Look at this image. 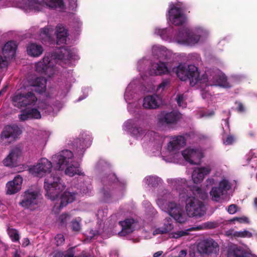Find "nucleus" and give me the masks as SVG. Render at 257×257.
Instances as JSON below:
<instances>
[{
    "instance_id": "f257e3e1",
    "label": "nucleus",
    "mask_w": 257,
    "mask_h": 257,
    "mask_svg": "<svg viewBox=\"0 0 257 257\" xmlns=\"http://www.w3.org/2000/svg\"><path fill=\"white\" fill-rule=\"evenodd\" d=\"M167 182L173 189L178 190L179 202L176 201L173 193L166 190L161 191L157 196L156 202L162 211L179 223H185L189 217L197 219L205 215L206 209L204 203L192 196L185 188L188 187L186 179H168Z\"/></svg>"
},
{
    "instance_id": "f03ea898",
    "label": "nucleus",
    "mask_w": 257,
    "mask_h": 257,
    "mask_svg": "<svg viewBox=\"0 0 257 257\" xmlns=\"http://www.w3.org/2000/svg\"><path fill=\"white\" fill-rule=\"evenodd\" d=\"M173 70L180 80L186 81L189 79L191 86L200 89L203 99L211 97L208 92L209 86H218L223 88L231 86L224 74L219 69L208 70L200 75L195 66L180 64Z\"/></svg>"
},
{
    "instance_id": "7ed1b4c3",
    "label": "nucleus",
    "mask_w": 257,
    "mask_h": 257,
    "mask_svg": "<svg viewBox=\"0 0 257 257\" xmlns=\"http://www.w3.org/2000/svg\"><path fill=\"white\" fill-rule=\"evenodd\" d=\"M53 166L52 161L42 158L38 160L36 165L29 168V172L36 177L42 178L47 176L44 184L46 196L51 200H57L59 204L58 207L62 208L72 202L76 198V194L69 191L63 192L65 186L59 177L51 174L48 176L51 173Z\"/></svg>"
},
{
    "instance_id": "20e7f679",
    "label": "nucleus",
    "mask_w": 257,
    "mask_h": 257,
    "mask_svg": "<svg viewBox=\"0 0 257 257\" xmlns=\"http://www.w3.org/2000/svg\"><path fill=\"white\" fill-rule=\"evenodd\" d=\"M92 139L90 135L84 133L79 139L75 141L76 149L75 156L70 150L65 149L62 150L51 157L53 167L56 170H65L67 175L72 177L75 175L80 176H84L81 169L74 165L75 160H81L87 148L90 146Z\"/></svg>"
},
{
    "instance_id": "39448f33",
    "label": "nucleus",
    "mask_w": 257,
    "mask_h": 257,
    "mask_svg": "<svg viewBox=\"0 0 257 257\" xmlns=\"http://www.w3.org/2000/svg\"><path fill=\"white\" fill-rule=\"evenodd\" d=\"M77 50L74 48L62 47L57 49L51 54L45 55L43 59L35 64V70L38 73L47 77H52L58 72L56 64L64 63L68 66L79 59Z\"/></svg>"
},
{
    "instance_id": "423d86ee",
    "label": "nucleus",
    "mask_w": 257,
    "mask_h": 257,
    "mask_svg": "<svg viewBox=\"0 0 257 257\" xmlns=\"http://www.w3.org/2000/svg\"><path fill=\"white\" fill-rule=\"evenodd\" d=\"M185 139L182 136L171 138L166 150L161 153L163 160L167 162L178 163L183 157L191 164H199L204 157L202 150L200 149L188 148L181 154L179 150L185 145Z\"/></svg>"
},
{
    "instance_id": "0eeeda50",
    "label": "nucleus",
    "mask_w": 257,
    "mask_h": 257,
    "mask_svg": "<svg viewBox=\"0 0 257 257\" xmlns=\"http://www.w3.org/2000/svg\"><path fill=\"white\" fill-rule=\"evenodd\" d=\"M13 104L18 107L31 105L32 108H26L22 110L19 115L21 121H25L31 118L39 119L41 117V113L50 111L51 106L45 102L38 101L35 94L32 92L21 93L17 92L12 97Z\"/></svg>"
},
{
    "instance_id": "6e6552de",
    "label": "nucleus",
    "mask_w": 257,
    "mask_h": 257,
    "mask_svg": "<svg viewBox=\"0 0 257 257\" xmlns=\"http://www.w3.org/2000/svg\"><path fill=\"white\" fill-rule=\"evenodd\" d=\"M13 6L23 10L26 12H39L43 10L44 5L46 7L58 11L60 12H67L69 11H75L77 7V0H9Z\"/></svg>"
},
{
    "instance_id": "1a4fd4ad",
    "label": "nucleus",
    "mask_w": 257,
    "mask_h": 257,
    "mask_svg": "<svg viewBox=\"0 0 257 257\" xmlns=\"http://www.w3.org/2000/svg\"><path fill=\"white\" fill-rule=\"evenodd\" d=\"M206 186H212L209 192L213 201L221 203L226 198L227 192L231 188V184L222 170L216 171L214 174L205 181Z\"/></svg>"
},
{
    "instance_id": "9d476101",
    "label": "nucleus",
    "mask_w": 257,
    "mask_h": 257,
    "mask_svg": "<svg viewBox=\"0 0 257 257\" xmlns=\"http://www.w3.org/2000/svg\"><path fill=\"white\" fill-rule=\"evenodd\" d=\"M210 34L209 30L202 26H197L192 30L180 28V32L176 41L180 45L193 47L203 43Z\"/></svg>"
},
{
    "instance_id": "9b49d317",
    "label": "nucleus",
    "mask_w": 257,
    "mask_h": 257,
    "mask_svg": "<svg viewBox=\"0 0 257 257\" xmlns=\"http://www.w3.org/2000/svg\"><path fill=\"white\" fill-rule=\"evenodd\" d=\"M40 202L41 197L39 191L31 188L22 194L19 205L24 209L34 210L38 208Z\"/></svg>"
},
{
    "instance_id": "f8f14e48",
    "label": "nucleus",
    "mask_w": 257,
    "mask_h": 257,
    "mask_svg": "<svg viewBox=\"0 0 257 257\" xmlns=\"http://www.w3.org/2000/svg\"><path fill=\"white\" fill-rule=\"evenodd\" d=\"M140 87L139 80L133 79L127 86L124 94V99L127 103V110L131 113L135 112L138 106V102L134 100V98Z\"/></svg>"
},
{
    "instance_id": "ddd939ff",
    "label": "nucleus",
    "mask_w": 257,
    "mask_h": 257,
    "mask_svg": "<svg viewBox=\"0 0 257 257\" xmlns=\"http://www.w3.org/2000/svg\"><path fill=\"white\" fill-rule=\"evenodd\" d=\"M167 18L172 24L177 26L183 24L186 20L184 14V7L180 3L169 4Z\"/></svg>"
},
{
    "instance_id": "4468645a",
    "label": "nucleus",
    "mask_w": 257,
    "mask_h": 257,
    "mask_svg": "<svg viewBox=\"0 0 257 257\" xmlns=\"http://www.w3.org/2000/svg\"><path fill=\"white\" fill-rule=\"evenodd\" d=\"M138 124V120L136 119H128L124 122L122 128L137 139H141L143 138L145 140H147L150 136L155 135L154 132L146 133L145 131L139 127Z\"/></svg>"
},
{
    "instance_id": "2eb2a0df",
    "label": "nucleus",
    "mask_w": 257,
    "mask_h": 257,
    "mask_svg": "<svg viewBox=\"0 0 257 257\" xmlns=\"http://www.w3.org/2000/svg\"><path fill=\"white\" fill-rule=\"evenodd\" d=\"M181 117V114L177 111H162L157 115V126L160 129L170 127L175 124Z\"/></svg>"
},
{
    "instance_id": "dca6fc26",
    "label": "nucleus",
    "mask_w": 257,
    "mask_h": 257,
    "mask_svg": "<svg viewBox=\"0 0 257 257\" xmlns=\"http://www.w3.org/2000/svg\"><path fill=\"white\" fill-rule=\"evenodd\" d=\"M24 160L22 150L19 147L13 149L7 157L3 160L5 166L14 168L18 166L19 163Z\"/></svg>"
},
{
    "instance_id": "f3484780",
    "label": "nucleus",
    "mask_w": 257,
    "mask_h": 257,
    "mask_svg": "<svg viewBox=\"0 0 257 257\" xmlns=\"http://www.w3.org/2000/svg\"><path fill=\"white\" fill-rule=\"evenodd\" d=\"M197 249L201 254H216L219 251V246L214 240L206 239L198 243Z\"/></svg>"
},
{
    "instance_id": "a211bd4d",
    "label": "nucleus",
    "mask_w": 257,
    "mask_h": 257,
    "mask_svg": "<svg viewBox=\"0 0 257 257\" xmlns=\"http://www.w3.org/2000/svg\"><path fill=\"white\" fill-rule=\"evenodd\" d=\"M21 134L17 126H7L0 135V143L7 144L10 143L12 139H15Z\"/></svg>"
},
{
    "instance_id": "6ab92c4d",
    "label": "nucleus",
    "mask_w": 257,
    "mask_h": 257,
    "mask_svg": "<svg viewBox=\"0 0 257 257\" xmlns=\"http://www.w3.org/2000/svg\"><path fill=\"white\" fill-rule=\"evenodd\" d=\"M212 170L210 165H206L195 168L192 174V179L194 183L200 184L205 177L209 174Z\"/></svg>"
},
{
    "instance_id": "aec40b11",
    "label": "nucleus",
    "mask_w": 257,
    "mask_h": 257,
    "mask_svg": "<svg viewBox=\"0 0 257 257\" xmlns=\"http://www.w3.org/2000/svg\"><path fill=\"white\" fill-rule=\"evenodd\" d=\"M23 178L20 175H16L13 180L7 182L6 185V193L9 195L15 194L22 189Z\"/></svg>"
},
{
    "instance_id": "412c9836",
    "label": "nucleus",
    "mask_w": 257,
    "mask_h": 257,
    "mask_svg": "<svg viewBox=\"0 0 257 257\" xmlns=\"http://www.w3.org/2000/svg\"><path fill=\"white\" fill-rule=\"evenodd\" d=\"M47 81L42 77L30 78L28 80V85L32 90L41 94L45 92L46 89Z\"/></svg>"
},
{
    "instance_id": "4be33fe9",
    "label": "nucleus",
    "mask_w": 257,
    "mask_h": 257,
    "mask_svg": "<svg viewBox=\"0 0 257 257\" xmlns=\"http://www.w3.org/2000/svg\"><path fill=\"white\" fill-rule=\"evenodd\" d=\"M170 73L171 70L167 64L161 61L153 64L148 72L150 75L153 76L165 75Z\"/></svg>"
},
{
    "instance_id": "5701e85b",
    "label": "nucleus",
    "mask_w": 257,
    "mask_h": 257,
    "mask_svg": "<svg viewBox=\"0 0 257 257\" xmlns=\"http://www.w3.org/2000/svg\"><path fill=\"white\" fill-rule=\"evenodd\" d=\"M227 257H256L253 254L245 252L243 249L236 244H231L227 247Z\"/></svg>"
},
{
    "instance_id": "b1692460",
    "label": "nucleus",
    "mask_w": 257,
    "mask_h": 257,
    "mask_svg": "<svg viewBox=\"0 0 257 257\" xmlns=\"http://www.w3.org/2000/svg\"><path fill=\"white\" fill-rule=\"evenodd\" d=\"M160 97L157 95H147L143 100V107L147 109H156L162 104Z\"/></svg>"
},
{
    "instance_id": "393cba45",
    "label": "nucleus",
    "mask_w": 257,
    "mask_h": 257,
    "mask_svg": "<svg viewBox=\"0 0 257 257\" xmlns=\"http://www.w3.org/2000/svg\"><path fill=\"white\" fill-rule=\"evenodd\" d=\"M55 35L56 36L57 45H64L68 41V31L62 24H58L56 27Z\"/></svg>"
},
{
    "instance_id": "a878e982",
    "label": "nucleus",
    "mask_w": 257,
    "mask_h": 257,
    "mask_svg": "<svg viewBox=\"0 0 257 257\" xmlns=\"http://www.w3.org/2000/svg\"><path fill=\"white\" fill-rule=\"evenodd\" d=\"M180 32V29H178V31L174 32L173 36H169L168 30L166 28L160 29L159 28H156L154 30V33L156 35L160 36L163 40L170 43L172 42L177 44L178 42L176 41V40L177 39L178 36Z\"/></svg>"
},
{
    "instance_id": "bb28decb",
    "label": "nucleus",
    "mask_w": 257,
    "mask_h": 257,
    "mask_svg": "<svg viewBox=\"0 0 257 257\" xmlns=\"http://www.w3.org/2000/svg\"><path fill=\"white\" fill-rule=\"evenodd\" d=\"M152 54L154 56L159 57H163L166 59H169L174 57V54L173 52L167 49L164 46L155 45L152 48Z\"/></svg>"
},
{
    "instance_id": "cd10ccee",
    "label": "nucleus",
    "mask_w": 257,
    "mask_h": 257,
    "mask_svg": "<svg viewBox=\"0 0 257 257\" xmlns=\"http://www.w3.org/2000/svg\"><path fill=\"white\" fill-rule=\"evenodd\" d=\"M119 223L122 227L121 232H120V235L131 233L138 227V222L132 218L126 219L120 221Z\"/></svg>"
},
{
    "instance_id": "c85d7f7f",
    "label": "nucleus",
    "mask_w": 257,
    "mask_h": 257,
    "mask_svg": "<svg viewBox=\"0 0 257 257\" xmlns=\"http://www.w3.org/2000/svg\"><path fill=\"white\" fill-rule=\"evenodd\" d=\"M17 45L14 41H9L2 48V53L4 57L10 60L13 58L16 54Z\"/></svg>"
},
{
    "instance_id": "c756f323",
    "label": "nucleus",
    "mask_w": 257,
    "mask_h": 257,
    "mask_svg": "<svg viewBox=\"0 0 257 257\" xmlns=\"http://www.w3.org/2000/svg\"><path fill=\"white\" fill-rule=\"evenodd\" d=\"M43 48L40 45L35 43H31L27 47V52L29 56L33 57H38L43 52Z\"/></svg>"
},
{
    "instance_id": "7c9ffc66",
    "label": "nucleus",
    "mask_w": 257,
    "mask_h": 257,
    "mask_svg": "<svg viewBox=\"0 0 257 257\" xmlns=\"http://www.w3.org/2000/svg\"><path fill=\"white\" fill-rule=\"evenodd\" d=\"M227 236H230L234 238H250L252 236V233L246 229L236 231L234 229H229L225 233Z\"/></svg>"
},
{
    "instance_id": "2f4dec72",
    "label": "nucleus",
    "mask_w": 257,
    "mask_h": 257,
    "mask_svg": "<svg viewBox=\"0 0 257 257\" xmlns=\"http://www.w3.org/2000/svg\"><path fill=\"white\" fill-rule=\"evenodd\" d=\"M170 81L169 79L164 80L161 83L157 85L156 87L154 85L151 86L150 88H147L145 91L147 92H156L161 93L166 88L169 87Z\"/></svg>"
},
{
    "instance_id": "473e14b6",
    "label": "nucleus",
    "mask_w": 257,
    "mask_h": 257,
    "mask_svg": "<svg viewBox=\"0 0 257 257\" xmlns=\"http://www.w3.org/2000/svg\"><path fill=\"white\" fill-rule=\"evenodd\" d=\"M53 32V28L50 26L42 29L40 34V39L44 42L51 41Z\"/></svg>"
},
{
    "instance_id": "72a5a7b5",
    "label": "nucleus",
    "mask_w": 257,
    "mask_h": 257,
    "mask_svg": "<svg viewBox=\"0 0 257 257\" xmlns=\"http://www.w3.org/2000/svg\"><path fill=\"white\" fill-rule=\"evenodd\" d=\"M149 64V60L146 58H143L139 60L137 63V69L140 72L141 77L144 79V77L147 76V74L145 72L146 67Z\"/></svg>"
},
{
    "instance_id": "f704fd0d",
    "label": "nucleus",
    "mask_w": 257,
    "mask_h": 257,
    "mask_svg": "<svg viewBox=\"0 0 257 257\" xmlns=\"http://www.w3.org/2000/svg\"><path fill=\"white\" fill-rule=\"evenodd\" d=\"M144 182L149 186L154 187L162 182V180L156 176H148L145 178Z\"/></svg>"
},
{
    "instance_id": "c9c22d12",
    "label": "nucleus",
    "mask_w": 257,
    "mask_h": 257,
    "mask_svg": "<svg viewBox=\"0 0 257 257\" xmlns=\"http://www.w3.org/2000/svg\"><path fill=\"white\" fill-rule=\"evenodd\" d=\"M197 229L199 228L198 227H196ZM196 228H191L184 230H178L175 232H171L169 234V237L171 238L178 239L181 237L187 235L189 233V231L191 230H194Z\"/></svg>"
},
{
    "instance_id": "e433bc0d",
    "label": "nucleus",
    "mask_w": 257,
    "mask_h": 257,
    "mask_svg": "<svg viewBox=\"0 0 257 257\" xmlns=\"http://www.w3.org/2000/svg\"><path fill=\"white\" fill-rule=\"evenodd\" d=\"M191 192L194 196H198L202 199L207 197L208 194L206 191L202 190L200 187L193 186L190 189Z\"/></svg>"
},
{
    "instance_id": "4c0bfd02",
    "label": "nucleus",
    "mask_w": 257,
    "mask_h": 257,
    "mask_svg": "<svg viewBox=\"0 0 257 257\" xmlns=\"http://www.w3.org/2000/svg\"><path fill=\"white\" fill-rule=\"evenodd\" d=\"M81 219L80 217L76 218L72 220L70 224V228L73 232H78L81 228Z\"/></svg>"
},
{
    "instance_id": "58836bf2",
    "label": "nucleus",
    "mask_w": 257,
    "mask_h": 257,
    "mask_svg": "<svg viewBox=\"0 0 257 257\" xmlns=\"http://www.w3.org/2000/svg\"><path fill=\"white\" fill-rule=\"evenodd\" d=\"M7 231H8V235L9 236V237H10V238L11 239V240H12V241L13 242H19V240H20V234L19 233V231L14 229V228H8V230H7Z\"/></svg>"
},
{
    "instance_id": "ea45409f",
    "label": "nucleus",
    "mask_w": 257,
    "mask_h": 257,
    "mask_svg": "<svg viewBox=\"0 0 257 257\" xmlns=\"http://www.w3.org/2000/svg\"><path fill=\"white\" fill-rule=\"evenodd\" d=\"M63 77H65L67 82V88L66 92L68 91V88L70 86V83L73 81V78L72 75V70L71 69L68 70L67 72L66 70H64L63 71Z\"/></svg>"
},
{
    "instance_id": "a19ab883",
    "label": "nucleus",
    "mask_w": 257,
    "mask_h": 257,
    "mask_svg": "<svg viewBox=\"0 0 257 257\" xmlns=\"http://www.w3.org/2000/svg\"><path fill=\"white\" fill-rule=\"evenodd\" d=\"M187 94H178L176 97V100L180 107L185 108L187 106Z\"/></svg>"
},
{
    "instance_id": "79ce46f5",
    "label": "nucleus",
    "mask_w": 257,
    "mask_h": 257,
    "mask_svg": "<svg viewBox=\"0 0 257 257\" xmlns=\"http://www.w3.org/2000/svg\"><path fill=\"white\" fill-rule=\"evenodd\" d=\"M162 228L163 230L162 232L165 233L171 231L174 228V225L170 218H166Z\"/></svg>"
},
{
    "instance_id": "37998d69",
    "label": "nucleus",
    "mask_w": 257,
    "mask_h": 257,
    "mask_svg": "<svg viewBox=\"0 0 257 257\" xmlns=\"http://www.w3.org/2000/svg\"><path fill=\"white\" fill-rule=\"evenodd\" d=\"M70 219V216L66 213H63L60 215L57 220V222L59 226H65L67 221Z\"/></svg>"
},
{
    "instance_id": "c03bdc74",
    "label": "nucleus",
    "mask_w": 257,
    "mask_h": 257,
    "mask_svg": "<svg viewBox=\"0 0 257 257\" xmlns=\"http://www.w3.org/2000/svg\"><path fill=\"white\" fill-rule=\"evenodd\" d=\"M73 250L72 248L69 249L64 257H93L89 253L85 252H82L79 256H74Z\"/></svg>"
},
{
    "instance_id": "a18cd8bd",
    "label": "nucleus",
    "mask_w": 257,
    "mask_h": 257,
    "mask_svg": "<svg viewBox=\"0 0 257 257\" xmlns=\"http://www.w3.org/2000/svg\"><path fill=\"white\" fill-rule=\"evenodd\" d=\"M10 59L0 55V69H6L9 65Z\"/></svg>"
},
{
    "instance_id": "49530a36",
    "label": "nucleus",
    "mask_w": 257,
    "mask_h": 257,
    "mask_svg": "<svg viewBox=\"0 0 257 257\" xmlns=\"http://www.w3.org/2000/svg\"><path fill=\"white\" fill-rule=\"evenodd\" d=\"M223 143L226 145H230L232 144L235 141V138L232 136H228L225 138L223 136Z\"/></svg>"
},
{
    "instance_id": "de8ad7c7",
    "label": "nucleus",
    "mask_w": 257,
    "mask_h": 257,
    "mask_svg": "<svg viewBox=\"0 0 257 257\" xmlns=\"http://www.w3.org/2000/svg\"><path fill=\"white\" fill-rule=\"evenodd\" d=\"M236 221L240 223H249L248 219L245 216H241L239 217H234L230 220V222Z\"/></svg>"
},
{
    "instance_id": "09e8293b",
    "label": "nucleus",
    "mask_w": 257,
    "mask_h": 257,
    "mask_svg": "<svg viewBox=\"0 0 257 257\" xmlns=\"http://www.w3.org/2000/svg\"><path fill=\"white\" fill-rule=\"evenodd\" d=\"M56 243L57 245H60L63 243L64 242L65 239L63 234H57L55 238Z\"/></svg>"
},
{
    "instance_id": "8fccbe9b",
    "label": "nucleus",
    "mask_w": 257,
    "mask_h": 257,
    "mask_svg": "<svg viewBox=\"0 0 257 257\" xmlns=\"http://www.w3.org/2000/svg\"><path fill=\"white\" fill-rule=\"evenodd\" d=\"M227 211L230 214H233L237 211V207L236 205L231 204L228 207Z\"/></svg>"
},
{
    "instance_id": "3c124183",
    "label": "nucleus",
    "mask_w": 257,
    "mask_h": 257,
    "mask_svg": "<svg viewBox=\"0 0 257 257\" xmlns=\"http://www.w3.org/2000/svg\"><path fill=\"white\" fill-rule=\"evenodd\" d=\"M75 23L74 27H76L78 30H76L77 31V34H79L80 32V28H81L82 26V23L80 20V19L78 18H76L75 19Z\"/></svg>"
},
{
    "instance_id": "603ef678",
    "label": "nucleus",
    "mask_w": 257,
    "mask_h": 257,
    "mask_svg": "<svg viewBox=\"0 0 257 257\" xmlns=\"http://www.w3.org/2000/svg\"><path fill=\"white\" fill-rule=\"evenodd\" d=\"M101 231L100 230H90L89 232V234L87 235V237L92 238L94 237L96 235L98 234L101 233Z\"/></svg>"
},
{
    "instance_id": "864d4df0",
    "label": "nucleus",
    "mask_w": 257,
    "mask_h": 257,
    "mask_svg": "<svg viewBox=\"0 0 257 257\" xmlns=\"http://www.w3.org/2000/svg\"><path fill=\"white\" fill-rule=\"evenodd\" d=\"M214 114V111L212 110L209 111V112H201L199 115L198 116V117H210Z\"/></svg>"
},
{
    "instance_id": "5fc2aeb1",
    "label": "nucleus",
    "mask_w": 257,
    "mask_h": 257,
    "mask_svg": "<svg viewBox=\"0 0 257 257\" xmlns=\"http://www.w3.org/2000/svg\"><path fill=\"white\" fill-rule=\"evenodd\" d=\"M108 166L107 163L103 160H101L99 161V162L97 163L96 165V167L98 168V169L102 167V168H105Z\"/></svg>"
},
{
    "instance_id": "6e6d98bb",
    "label": "nucleus",
    "mask_w": 257,
    "mask_h": 257,
    "mask_svg": "<svg viewBox=\"0 0 257 257\" xmlns=\"http://www.w3.org/2000/svg\"><path fill=\"white\" fill-rule=\"evenodd\" d=\"M163 229L162 228V227H158V228H157L156 229H155L153 231V235L154 236L155 235H158V234H165V232H162V231H163Z\"/></svg>"
},
{
    "instance_id": "4d7b16f0",
    "label": "nucleus",
    "mask_w": 257,
    "mask_h": 257,
    "mask_svg": "<svg viewBox=\"0 0 257 257\" xmlns=\"http://www.w3.org/2000/svg\"><path fill=\"white\" fill-rule=\"evenodd\" d=\"M68 251L64 254L63 252L60 251H55L53 252V257H64Z\"/></svg>"
},
{
    "instance_id": "13d9d810",
    "label": "nucleus",
    "mask_w": 257,
    "mask_h": 257,
    "mask_svg": "<svg viewBox=\"0 0 257 257\" xmlns=\"http://www.w3.org/2000/svg\"><path fill=\"white\" fill-rule=\"evenodd\" d=\"M236 108L238 111L240 112H243L245 110V108L243 104L239 102L236 103Z\"/></svg>"
},
{
    "instance_id": "bf43d9fd",
    "label": "nucleus",
    "mask_w": 257,
    "mask_h": 257,
    "mask_svg": "<svg viewBox=\"0 0 257 257\" xmlns=\"http://www.w3.org/2000/svg\"><path fill=\"white\" fill-rule=\"evenodd\" d=\"M24 256L23 253L20 250H17L14 254V257H22Z\"/></svg>"
},
{
    "instance_id": "052dcab7",
    "label": "nucleus",
    "mask_w": 257,
    "mask_h": 257,
    "mask_svg": "<svg viewBox=\"0 0 257 257\" xmlns=\"http://www.w3.org/2000/svg\"><path fill=\"white\" fill-rule=\"evenodd\" d=\"M30 243V241L28 238H25L22 240V245L23 246H27Z\"/></svg>"
},
{
    "instance_id": "680f3d73",
    "label": "nucleus",
    "mask_w": 257,
    "mask_h": 257,
    "mask_svg": "<svg viewBox=\"0 0 257 257\" xmlns=\"http://www.w3.org/2000/svg\"><path fill=\"white\" fill-rule=\"evenodd\" d=\"M187 255V251L186 250H182L179 254L178 257H185Z\"/></svg>"
},
{
    "instance_id": "e2e57ef3",
    "label": "nucleus",
    "mask_w": 257,
    "mask_h": 257,
    "mask_svg": "<svg viewBox=\"0 0 257 257\" xmlns=\"http://www.w3.org/2000/svg\"><path fill=\"white\" fill-rule=\"evenodd\" d=\"M240 76H238V75H234V76H232L230 78V82H232L234 80H240Z\"/></svg>"
},
{
    "instance_id": "0e129e2a",
    "label": "nucleus",
    "mask_w": 257,
    "mask_h": 257,
    "mask_svg": "<svg viewBox=\"0 0 257 257\" xmlns=\"http://www.w3.org/2000/svg\"><path fill=\"white\" fill-rule=\"evenodd\" d=\"M104 212L102 210H99L97 212V216L99 218H100L104 216Z\"/></svg>"
},
{
    "instance_id": "69168bd1",
    "label": "nucleus",
    "mask_w": 257,
    "mask_h": 257,
    "mask_svg": "<svg viewBox=\"0 0 257 257\" xmlns=\"http://www.w3.org/2000/svg\"><path fill=\"white\" fill-rule=\"evenodd\" d=\"M110 179H111L112 180H113V181L115 183H117L118 182V180L117 178H116V177H115V176L114 174L111 175V176L110 177Z\"/></svg>"
},
{
    "instance_id": "338daca9",
    "label": "nucleus",
    "mask_w": 257,
    "mask_h": 257,
    "mask_svg": "<svg viewBox=\"0 0 257 257\" xmlns=\"http://www.w3.org/2000/svg\"><path fill=\"white\" fill-rule=\"evenodd\" d=\"M162 253H163L162 251H159L155 252L153 256L154 257H159L160 256H161L162 254Z\"/></svg>"
},
{
    "instance_id": "774afa93",
    "label": "nucleus",
    "mask_w": 257,
    "mask_h": 257,
    "mask_svg": "<svg viewBox=\"0 0 257 257\" xmlns=\"http://www.w3.org/2000/svg\"><path fill=\"white\" fill-rule=\"evenodd\" d=\"M62 105H60V106H59L58 107L56 106H54V107L53 108V111H59L60 110V109L61 108H62Z\"/></svg>"
}]
</instances>
